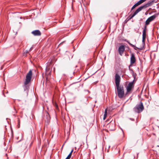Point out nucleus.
Segmentation results:
<instances>
[{"instance_id":"nucleus-8","label":"nucleus","mask_w":159,"mask_h":159,"mask_svg":"<svg viewBox=\"0 0 159 159\" xmlns=\"http://www.w3.org/2000/svg\"><path fill=\"white\" fill-rule=\"evenodd\" d=\"M125 47L124 45H122L120 46L119 48H118V52L119 54L121 55L122 56V54H123L125 50Z\"/></svg>"},{"instance_id":"nucleus-19","label":"nucleus","mask_w":159,"mask_h":159,"mask_svg":"<svg viewBox=\"0 0 159 159\" xmlns=\"http://www.w3.org/2000/svg\"><path fill=\"white\" fill-rule=\"evenodd\" d=\"M50 70L49 68H48L47 67H46V73L47 74H48V71H49Z\"/></svg>"},{"instance_id":"nucleus-14","label":"nucleus","mask_w":159,"mask_h":159,"mask_svg":"<svg viewBox=\"0 0 159 159\" xmlns=\"http://www.w3.org/2000/svg\"><path fill=\"white\" fill-rule=\"evenodd\" d=\"M107 109H105V110L104 114V116H103V119L104 120H105L106 119V117L107 116Z\"/></svg>"},{"instance_id":"nucleus-11","label":"nucleus","mask_w":159,"mask_h":159,"mask_svg":"<svg viewBox=\"0 0 159 159\" xmlns=\"http://www.w3.org/2000/svg\"><path fill=\"white\" fill-rule=\"evenodd\" d=\"M125 41H126L127 43H128V44L131 46H132V47H134V49L135 50H137V49H140V50H141L142 49V48H138L136 47H135L134 45L132 44L128 40H125Z\"/></svg>"},{"instance_id":"nucleus-24","label":"nucleus","mask_w":159,"mask_h":159,"mask_svg":"<svg viewBox=\"0 0 159 159\" xmlns=\"http://www.w3.org/2000/svg\"><path fill=\"white\" fill-rule=\"evenodd\" d=\"M18 125H20V122L18 121Z\"/></svg>"},{"instance_id":"nucleus-1","label":"nucleus","mask_w":159,"mask_h":159,"mask_svg":"<svg viewBox=\"0 0 159 159\" xmlns=\"http://www.w3.org/2000/svg\"><path fill=\"white\" fill-rule=\"evenodd\" d=\"M118 97L120 98H123L124 96V90L123 86H116Z\"/></svg>"},{"instance_id":"nucleus-25","label":"nucleus","mask_w":159,"mask_h":159,"mask_svg":"<svg viewBox=\"0 0 159 159\" xmlns=\"http://www.w3.org/2000/svg\"><path fill=\"white\" fill-rule=\"evenodd\" d=\"M28 51H27L26 52V53H28Z\"/></svg>"},{"instance_id":"nucleus-7","label":"nucleus","mask_w":159,"mask_h":159,"mask_svg":"<svg viewBox=\"0 0 159 159\" xmlns=\"http://www.w3.org/2000/svg\"><path fill=\"white\" fill-rule=\"evenodd\" d=\"M156 18L155 15H153L149 17L146 21L145 25H148L149 24L150 22Z\"/></svg>"},{"instance_id":"nucleus-13","label":"nucleus","mask_w":159,"mask_h":159,"mask_svg":"<svg viewBox=\"0 0 159 159\" xmlns=\"http://www.w3.org/2000/svg\"><path fill=\"white\" fill-rule=\"evenodd\" d=\"M146 26L145 25L143 32L142 38H146Z\"/></svg>"},{"instance_id":"nucleus-3","label":"nucleus","mask_w":159,"mask_h":159,"mask_svg":"<svg viewBox=\"0 0 159 159\" xmlns=\"http://www.w3.org/2000/svg\"><path fill=\"white\" fill-rule=\"evenodd\" d=\"M32 76V71L30 70L26 76L25 81L24 83L25 85L28 84L30 81Z\"/></svg>"},{"instance_id":"nucleus-16","label":"nucleus","mask_w":159,"mask_h":159,"mask_svg":"<svg viewBox=\"0 0 159 159\" xmlns=\"http://www.w3.org/2000/svg\"><path fill=\"white\" fill-rule=\"evenodd\" d=\"M46 116L47 117V120L48 121H49L50 119V117L49 115V114L48 113H46Z\"/></svg>"},{"instance_id":"nucleus-4","label":"nucleus","mask_w":159,"mask_h":159,"mask_svg":"<svg viewBox=\"0 0 159 159\" xmlns=\"http://www.w3.org/2000/svg\"><path fill=\"white\" fill-rule=\"evenodd\" d=\"M134 87V81L129 82L126 87L127 92L126 94L130 93Z\"/></svg>"},{"instance_id":"nucleus-27","label":"nucleus","mask_w":159,"mask_h":159,"mask_svg":"<svg viewBox=\"0 0 159 159\" xmlns=\"http://www.w3.org/2000/svg\"><path fill=\"white\" fill-rule=\"evenodd\" d=\"M3 94L4 96H5V95L4 94Z\"/></svg>"},{"instance_id":"nucleus-10","label":"nucleus","mask_w":159,"mask_h":159,"mask_svg":"<svg viewBox=\"0 0 159 159\" xmlns=\"http://www.w3.org/2000/svg\"><path fill=\"white\" fill-rule=\"evenodd\" d=\"M135 61L136 59L134 55V53H132L131 54L130 64H133L135 62Z\"/></svg>"},{"instance_id":"nucleus-12","label":"nucleus","mask_w":159,"mask_h":159,"mask_svg":"<svg viewBox=\"0 0 159 159\" xmlns=\"http://www.w3.org/2000/svg\"><path fill=\"white\" fill-rule=\"evenodd\" d=\"M154 2V0L149 1L148 3L143 5V6L145 8H146L148 7H149V6L152 5L153 4Z\"/></svg>"},{"instance_id":"nucleus-5","label":"nucleus","mask_w":159,"mask_h":159,"mask_svg":"<svg viewBox=\"0 0 159 159\" xmlns=\"http://www.w3.org/2000/svg\"><path fill=\"white\" fill-rule=\"evenodd\" d=\"M115 80L116 86H120V76L117 74H116L115 76Z\"/></svg>"},{"instance_id":"nucleus-20","label":"nucleus","mask_w":159,"mask_h":159,"mask_svg":"<svg viewBox=\"0 0 159 159\" xmlns=\"http://www.w3.org/2000/svg\"><path fill=\"white\" fill-rule=\"evenodd\" d=\"M145 38H142V43L143 45L145 44Z\"/></svg>"},{"instance_id":"nucleus-21","label":"nucleus","mask_w":159,"mask_h":159,"mask_svg":"<svg viewBox=\"0 0 159 159\" xmlns=\"http://www.w3.org/2000/svg\"><path fill=\"white\" fill-rule=\"evenodd\" d=\"M134 6L135 7H136L139 6L138 4L137 3V2L136 3H135L134 5Z\"/></svg>"},{"instance_id":"nucleus-6","label":"nucleus","mask_w":159,"mask_h":159,"mask_svg":"<svg viewBox=\"0 0 159 159\" xmlns=\"http://www.w3.org/2000/svg\"><path fill=\"white\" fill-rule=\"evenodd\" d=\"M143 8H145L144 7L143 5L142 6L139 7L138 8L136 11L134 12L133 14L131 16L130 18L129 19H131L133 18L140 11L142 10Z\"/></svg>"},{"instance_id":"nucleus-18","label":"nucleus","mask_w":159,"mask_h":159,"mask_svg":"<svg viewBox=\"0 0 159 159\" xmlns=\"http://www.w3.org/2000/svg\"><path fill=\"white\" fill-rule=\"evenodd\" d=\"M131 71L132 72V75L134 77V80L135 79V75H136V74H134V72L133 71V70H131ZM133 81H134V80H133Z\"/></svg>"},{"instance_id":"nucleus-2","label":"nucleus","mask_w":159,"mask_h":159,"mask_svg":"<svg viewBox=\"0 0 159 159\" xmlns=\"http://www.w3.org/2000/svg\"><path fill=\"white\" fill-rule=\"evenodd\" d=\"M144 109L143 103L140 102L139 104L137 105L134 108V110L136 112L139 113L142 111Z\"/></svg>"},{"instance_id":"nucleus-26","label":"nucleus","mask_w":159,"mask_h":159,"mask_svg":"<svg viewBox=\"0 0 159 159\" xmlns=\"http://www.w3.org/2000/svg\"><path fill=\"white\" fill-rule=\"evenodd\" d=\"M157 147H159V146L158 145V146H157Z\"/></svg>"},{"instance_id":"nucleus-23","label":"nucleus","mask_w":159,"mask_h":159,"mask_svg":"<svg viewBox=\"0 0 159 159\" xmlns=\"http://www.w3.org/2000/svg\"><path fill=\"white\" fill-rule=\"evenodd\" d=\"M73 149H72L71 150V152H70V153H71V154H72V152H73Z\"/></svg>"},{"instance_id":"nucleus-17","label":"nucleus","mask_w":159,"mask_h":159,"mask_svg":"<svg viewBox=\"0 0 159 159\" xmlns=\"http://www.w3.org/2000/svg\"><path fill=\"white\" fill-rule=\"evenodd\" d=\"M72 155L71 153H70L67 157L65 158V159H70Z\"/></svg>"},{"instance_id":"nucleus-9","label":"nucleus","mask_w":159,"mask_h":159,"mask_svg":"<svg viewBox=\"0 0 159 159\" xmlns=\"http://www.w3.org/2000/svg\"><path fill=\"white\" fill-rule=\"evenodd\" d=\"M31 33L34 36H39L41 35V33L39 30H36L32 31Z\"/></svg>"},{"instance_id":"nucleus-15","label":"nucleus","mask_w":159,"mask_h":159,"mask_svg":"<svg viewBox=\"0 0 159 159\" xmlns=\"http://www.w3.org/2000/svg\"><path fill=\"white\" fill-rule=\"evenodd\" d=\"M146 0H140L137 3L139 5L141 3L144 2Z\"/></svg>"},{"instance_id":"nucleus-22","label":"nucleus","mask_w":159,"mask_h":159,"mask_svg":"<svg viewBox=\"0 0 159 159\" xmlns=\"http://www.w3.org/2000/svg\"><path fill=\"white\" fill-rule=\"evenodd\" d=\"M135 7H134V5L131 8V10H132L133 9H134Z\"/></svg>"}]
</instances>
